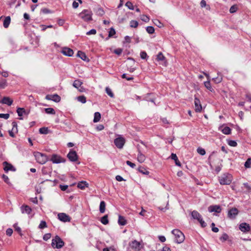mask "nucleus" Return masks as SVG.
<instances>
[{"label":"nucleus","instance_id":"21","mask_svg":"<svg viewBox=\"0 0 251 251\" xmlns=\"http://www.w3.org/2000/svg\"><path fill=\"white\" fill-rule=\"evenodd\" d=\"M3 164L4 165V170L5 172H8L10 170L15 171L13 166L12 165L8 164L7 162H4Z\"/></svg>","mask_w":251,"mask_h":251},{"label":"nucleus","instance_id":"30","mask_svg":"<svg viewBox=\"0 0 251 251\" xmlns=\"http://www.w3.org/2000/svg\"><path fill=\"white\" fill-rule=\"evenodd\" d=\"M100 222L103 225H107L109 222L107 215H105L101 218Z\"/></svg>","mask_w":251,"mask_h":251},{"label":"nucleus","instance_id":"32","mask_svg":"<svg viewBox=\"0 0 251 251\" xmlns=\"http://www.w3.org/2000/svg\"><path fill=\"white\" fill-rule=\"evenodd\" d=\"M204 84L205 87L207 89H208L209 91H210L211 92L213 91V89L211 86L209 80H208L207 81L204 82Z\"/></svg>","mask_w":251,"mask_h":251},{"label":"nucleus","instance_id":"3","mask_svg":"<svg viewBox=\"0 0 251 251\" xmlns=\"http://www.w3.org/2000/svg\"><path fill=\"white\" fill-rule=\"evenodd\" d=\"M92 12L87 9L83 10L78 16L84 21L88 22L92 20Z\"/></svg>","mask_w":251,"mask_h":251},{"label":"nucleus","instance_id":"22","mask_svg":"<svg viewBox=\"0 0 251 251\" xmlns=\"http://www.w3.org/2000/svg\"><path fill=\"white\" fill-rule=\"evenodd\" d=\"M22 213L30 214L31 211V209L27 205L22 206L21 208Z\"/></svg>","mask_w":251,"mask_h":251},{"label":"nucleus","instance_id":"10","mask_svg":"<svg viewBox=\"0 0 251 251\" xmlns=\"http://www.w3.org/2000/svg\"><path fill=\"white\" fill-rule=\"evenodd\" d=\"M58 218L60 221L63 222H70L71 218L68 215L64 213H60L58 214Z\"/></svg>","mask_w":251,"mask_h":251},{"label":"nucleus","instance_id":"64","mask_svg":"<svg viewBox=\"0 0 251 251\" xmlns=\"http://www.w3.org/2000/svg\"><path fill=\"white\" fill-rule=\"evenodd\" d=\"M98 131H101L104 129V126L102 125H99L96 127Z\"/></svg>","mask_w":251,"mask_h":251},{"label":"nucleus","instance_id":"58","mask_svg":"<svg viewBox=\"0 0 251 251\" xmlns=\"http://www.w3.org/2000/svg\"><path fill=\"white\" fill-rule=\"evenodd\" d=\"M122 77L123 78H126L127 80H133V77H127L126 76V74H124L122 75Z\"/></svg>","mask_w":251,"mask_h":251},{"label":"nucleus","instance_id":"7","mask_svg":"<svg viewBox=\"0 0 251 251\" xmlns=\"http://www.w3.org/2000/svg\"><path fill=\"white\" fill-rule=\"evenodd\" d=\"M191 215L194 219L197 220L199 221L202 227H204L206 226V224L202 220L201 216L198 211L196 210L193 211L191 213Z\"/></svg>","mask_w":251,"mask_h":251},{"label":"nucleus","instance_id":"57","mask_svg":"<svg viewBox=\"0 0 251 251\" xmlns=\"http://www.w3.org/2000/svg\"><path fill=\"white\" fill-rule=\"evenodd\" d=\"M14 226L15 227V230L17 231L20 235H22L21 228L18 226L17 224H15Z\"/></svg>","mask_w":251,"mask_h":251},{"label":"nucleus","instance_id":"53","mask_svg":"<svg viewBox=\"0 0 251 251\" xmlns=\"http://www.w3.org/2000/svg\"><path fill=\"white\" fill-rule=\"evenodd\" d=\"M97 33L96 30L95 29H92L90 30V31L86 32V34L87 35H95Z\"/></svg>","mask_w":251,"mask_h":251},{"label":"nucleus","instance_id":"59","mask_svg":"<svg viewBox=\"0 0 251 251\" xmlns=\"http://www.w3.org/2000/svg\"><path fill=\"white\" fill-rule=\"evenodd\" d=\"M2 178L4 180V181L7 184H9V178H8V177L5 175H3L2 176Z\"/></svg>","mask_w":251,"mask_h":251},{"label":"nucleus","instance_id":"29","mask_svg":"<svg viewBox=\"0 0 251 251\" xmlns=\"http://www.w3.org/2000/svg\"><path fill=\"white\" fill-rule=\"evenodd\" d=\"M82 84V82L80 80L77 79L74 81L73 83V86L76 88H78Z\"/></svg>","mask_w":251,"mask_h":251},{"label":"nucleus","instance_id":"42","mask_svg":"<svg viewBox=\"0 0 251 251\" xmlns=\"http://www.w3.org/2000/svg\"><path fill=\"white\" fill-rule=\"evenodd\" d=\"M105 91L107 95H109L111 98L114 97V94L112 93L111 90L109 88L106 87L105 89Z\"/></svg>","mask_w":251,"mask_h":251},{"label":"nucleus","instance_id":"62","mask_svg":"<svg viewBox=\"0 0 251 251\" xmlns=\"http://www.w3.org/2000/svg\"><path fill=\"white\" fill-rule=\"evenodd\" d=\"M122 51H123L122 49L119 48V49L115 50L114 52L116 54H117L118 55H120L122 53Z\"/></svg>","mask_w":251,"mask_h":251},{"label":"nucleus","instance_id":"6","mask_svg":"<svg viewBox=\"0 0 251 251\" xmlns=\"http://www.w3.org/2000/svg\"><path fill=\"white\" fill-rule=\"evenodd\" d=\"M34 155L37 162L41 164H44L48 161L47 156L41 152H35Z\"/></svg>","mask_w":251,"mask_h":251},{"label":"nucleus","instance_id":"46","mask_svg":"<svg viewBox=\"0 0 251 251\" xmlns=\"http://www.w3.org/2000/svg\"><path fill=\"white\" fill-rule=\"evenodd\" d=\"M141 19L145 22H148L150 20L149 18L145 15L141 16Z\"/></svg>","mask_w":251,"mask_h":251},{"label":"nucleus","instance_id":"48","mask_svg":"<svg viewBox=\"0 0 251 251\" xmlns=\"http://www.w3.org/2000/svg\"><path fill=\"white\" fill-rule=\"evenodd\" d=\"M47 226V224L45 221H41L40 225H39V228L41 229L45 228Z\"/></svg>","mask_w":251,"mask_h":251},{"label":"nucleus","instance_id":"45","mask_svg":"<svg viewBox=\"0 0 251 251\" xmlns=\"http://www.w3.org/2000/svg\"><path fill=\"white\" fill-rule=\"evenodd\" d=\"M228 144L231 147H236L237 145V143L233 140H229L228 141Z\"/></svg>","mask_w":251,"mask_h":251},{"label":"nucleus","instance_id":"60","mask_svg":"<svg viewBox=\"0 0 251 251\" xmlns=\"http://www.w3.org/2000/svg\"><path fill=\"white\" fill-rule=\"evenodd\" d=\"M6 234L8 236H10L12 234L13 230L11 228H8V229H7V230L6 231Z\"/></svg>","mask_w":251,"mask_h":251},{"label":"nucleus","instance_id":"51","mask_svg":"<svg viewBox=\"0 0 251 251\" xmlns=\"http://www.w3.org/2000/svg\"><path fill=\"white\" fill-rule=\"evenodd\" d=\"M222 79H223V78H222V76H220V77L218 76V77L213 78V80L216 83H219L221 82L222 81Z\"/></svg>","mask_w":251,"mask_h":251},{"label":"nucleus","instance_id":"41","mask_svg":"<svg viewBox=\"0 0 251 251\" xmlns=\"http://www.w3.org/2000/svg\"><path fill=\"white\" fill-rule=\"evenodd\" d=\"M245 167L247 168H251V158H248L245 163Z\"/></svg>","mask_w":251,"mask_h":251},{"label":"nucleus","instance_id":"9","mask_svg":"<svg viewBox=\"0 0 251 251\" xmlns=\"http://www.w3.org/2000/svg\"><path fill=\"white\" fill-rule=\"evenodd\" d=\"M69 159L72 162H75L78 159V156L75 151L71 150L67 155Z\"/></svg>","mask_w":251,"mask_h":251},{"label":"nucleus","instance_id":"16","mask_svg":"<svg viewBox=\"0 0 251 251\" xmlns=\"http://www.w3.org/2000/svg\"><path fill=\"white\" fill-rule=\"evenodd\" d=\"M238 214V210L236 208H232L228 211V216L231 219H234Z\"/></svg>","mask_w":251,"mask_h":251},{"label":"nucleus","instance_id":"36","mask_svg":"<svg viewBox=\"0 0 251 251\" xmlns=\"http://www.w3.org/2000/svg\"><path fill=\"white\" fill-rule=\"evenodd\" d=\"M45 111L47 114H54L55 111L52 108H47L45 109Z\"/></svg>","mask_w":251,"mask_h":251},{"label":"nucleus","instance_id":"8","mask_svg":"<svg viewBox=\"0 0 251 251\" xmlns=\"http://www.w3.org/2000/svg\"><path fill=\"white\" fill-rule=\"evenodd\" d=\"M125 143V140L124 138L120 137L116 138L114 140V144L119 149L123 148Z\"/></svg>","mask_w":251,"mask_h":251},{"label":"nucleus","instance_id":"27","mask_svg":"<svg viewBox=\"0 0 251 251\" xmlns=\"http://www.w3.org/2000/svg\"><path fill=\"white\" fill-rule=\"evenodd\" d=\"M118 223L122 226H125L126 224V221L125 218L122 216H119Z\"/></svg>","mask_w":251,"mask_h":251},{"label":"nucleus","instance_id":"49","mask_svg":"<svg viewBox=\"0 0 251 251\" xmlns=\"http://www.w3.org/2000/svg\"><path fill=\"white\" fill-rule=\"evenodd\" d=\"M197 151L200 154H201V155H203L205 154V150L203 149H202L201 148H199L197 149Z\"/></svg>","mask_w":251,"mask_h":251},{"label":"nucleus","instance_id":"43","mask_svg":"<svg viewBox=\"0 0 251 251\" xmlns=\"http://www.w3.org/2000/svg\"><path fill=\"white\" fill-rule=\"evenodd\" d=\"M237 10V6L236 5H232L229 9V12L231 13H235Z\"/></svg>","mask_w":251,"mask_h":251},{"label":"nucleus","instance_id":"33","mask_svg":"<svg viewBox=\"0 0 251 251\" xmlns=\"http://www.w3.org/2000/svg\"><path fill=\"white\" fill-rule=\"evenodd\" d=\"M17 112L19 116H22L23 114L25 112V110L23 108H18L17 109Z\"/></svg>","mask_w":251,"mask_h":251},{"label":"nucleus","instance_id":"34","mask_svg":"<svg viewBox=\"0 0 251 251\" xmlns=\"http://www.w3.org/2000/svg\"><path fill=\"white\" fill-rule=\"evenodd\" d=\"M39 132L41 134H47L49 133V129L47 127H42L39 129Z\"/></svg>","mask_w":251,"mask_h":251},{"label":"nucleus","instance_id":"54","mask_svg":"<svg viewBox=\"0 0 251 251\" xmlns=\"http://www.w3.org/2000/svg\"><path fill=\"white\" fill-rule=\"evenodd\" d=\"M9 117V114H0V118H3L4 119H8Z\"/></svg>","mask_w":251,"mask_h":251},{"label":"nucleus","instance_id":"18","mask_svg":"<svg viewBox=\"0 0 251 251\" xmlns=\"http://www.w3.org/2000/svg\"><path fill=\"white\" fill-rule=\"evenodd\" d=\"M3 104H5L8 105H11L13 103V100L8 97H4L1 101Z\"/></svg>","mask_w":251,"mask_h":251},{"label":"nucleus","instance_id":"20","mask_svg":"<svg viewBox=\"0 0 251 251\" xmlns=\"http://www.w3.org/2000/svg\"><path fill=\"white\" fill-rule=\"evenodd\" d=\"M219 129L225 134L228 135L231 133V129L228 126H221L220 127Z\"/></svg>","mask_w":251,"mask_h":251},{"label":"nucleus","instance_id":"12","mask_svg":"<svg viewBox=\"0 0 251 251\" xmlns=\"http://www.w3.org/2000/svg\"><path fill=\"white\" fill-rule=\"evenodd\" d=\"M50 160L53 163H60L65 162V160L63 158L56 154H53Z\"/></svg>","mask_w":251,"mask_h":251},{"label":"nucleus","instance_id":"55","mask_svg":"<svg viewBox=\"0 0 251 251\" xmlns=\"http://www.w3.org/2000/svg\"><path fill=\"white\" fill-rule=\"evenodd\" d=\"M140 57L142 59H146V57H147V53L144 51H141L140 53Z\"/></svg>","mask_w":251,"mask_h":251},{"label":"nucleus","instance_id":"63","mask_svg":"<svg viewBox=\"0 0 251 251\" xmlns=\"http://www.w3.org/2000/svg\"><path fill=\"white\" fill-rule=\"evenodd\" d=\"M5 86H6V82L5 80L0 82V89L4 88Z\"/></svg>","mask_w":251,"mask_h":251},{"label":"nucleus","instance_id":"38","mask_svg":"<svg viewBox=\"0 0 251 251\" xmlns=\"http://www.w3.org/2000/svg\"><path fill=\"white\" fill-rule=\"evenodd\" d=\"M165 59V57L163 55L162 52H159L157 55V60L158 61H163Z\"/></svg>","mask_w":251,"mask_h":251},{"label":"nucleus","instance_id":"37","mask_svg":"<svg viewBox=\"0 0 251 251\" xmlns=\"http://www.w3.org/2000/svg\"><path fill=\"white\" fill-rule=\"evenodd\" d=\"M138 25V23L136 21L132 20L130 22V26L131 27L136 28Z\"/></svg>","mask_w":251,"mask_h":251},{"label":"nucleus","instance_id":"47","mask_svg":"<svg viewBox=\"0 0 251 251\" xmlns=\"http://www.w3.org/2000/svg\"><path fill=\"white\" fill-rule=\"evenodd\" d=\"M126 6L130 10H133L134 7L132 3L130 1H127L126 3Z\"/></svg>","mask_w":251,"mask_h":251},{"label":"nucleus","instance_id":"44","mask_svg":"<svg viewBox=\"0 0 251 251\" xmlns=\"http://www.w3.org/2000/svg\"><path fill=\"white\" fill-rule=\"evenodd\" d=\"M97 13L98 15L101 16L104 14V11L102 8H99L97 11Z\"/></svg>","mask_w":251,"mask_h":251},{"label":"nucleus","instance_id":"56","mask_svg":"<svg viewBox=\"0 0 251 251\" xmlns=\"http://www.w3.org/2000/svg\"><path fill=\"white\" fill-rule=\"evenodd\" d=\"M51 237V234L50 233L45 234L43 236V239L45 241H47Z\"/></svg>","mask_w":251,"mask_h":251},{"label":"nucleus","instance_id":"11","mask_svg":"<svg viewBox=\"0 0 251 251\" xmlns=\"http://www.w3.org/2000/svg\"><path fill=\"white\" fill-rule=\"evenodd\" d=\"M61 52L64 55L68 56H72L74 54L73 50L68 47L62 48Z\"/></svg>","mask_w":251,"mask_h":251},{"label":"nucleus","instance_id":"25","mask_svg":"<svg viewBox=\"0 0 251 251\" xmlns=\"http://www.w3.org/2000/svg\"><path fill=\"white\" fill-rule=\"evenodd\" d=\"M10 22H11L10 17L9 16L6 17L3 21V26L5 28H7L10 24Z\"/></svg>","mask_w":251,"mask_h":251},{"label":"nucleus","instance_id":"15","mask_svg":"<svg viewBox=\"0 0 251 251\" xmlns=\"http://www.w3.org/2000/svg\"><path fill=\"white\" fill-rule=\"evenodd\" d=\"M194 104L195 107V111L197 112H200L202 110V106L201 104L200 100L196 97L195 98Z\"/></svg>","mask_w":251,"mask_h":251},{"label":"nucleus","instance_id":"19","mask_svg":"<svg viewBox=\"0 0 251 251\" xmlns=\"http://www.w3.org/2000/svg\"><path fill=\"white\" fill-rule=\"evenodd\" d=\"M77 56L80 57L83 61L88 62L89 59L86 56V54L81 51H78L77 53Z\"/></svg>","mask_w":251,"mask_h":251},{"label":"nucleus","instance_id":"61","mask_svg":"<svg viewBox=\"0 0 251 251\" xmlns=\"http://www.w3.org/2000/svg\"><path fill=\"white\" fill-rule=\"evenodd\" d=\"M126 163L127 165L129 166L132 168H134L135 167V164L133 163H132L131 162L129 161H126Z\"/></svg>","mask_w":251,"mask_h":251},{"label":"nucleus","instance_id":"40","mask_svg":"<svg viewBox=\"0 0 251 251\" xmlns=\"http://www.w3.org/2000/svg\"><path fill=\"white\" fill-rule=\"evenodd\" d=\"M200 5L201 7H206L207 9H210V6L209 5H206V2L205 0H201L200 2Z\"/></svg>","mask_w":251,"mask_h":251},{"label":"nucleus","instance_id":"1","mask_svg":"<svg viewBox=\"0 0 251 251\" xmlns=\"http://www.w3.org/2000/svg\"><path fill=\"white\" fill-rule=\"evenodd\" d=\"M172 233L174 236L175 242L177 244L182 243L185 239L183 233L178 229H175L172 231Z\"/></svg>","mask_w":251,"mask_h":251},{"label":"nucleus","instance_id":"17","mask_svg":"<svg viewBox=\"0 0 251 251\" xmlns=\"http://www.w3.org/2000/svg\"><path fill=\"white\" fill-rule=\"evenodd\" d=\"M208 211L210 212H215L217 213H220L221 211V208L219 205H212L208 207Z\"/></svg>","mask_w":251,"mask_h":251},{"label":"nucleus","instance_id":"2","mask_svg":"<svg viewBox=\"0 0 251 251\" xmlns=\"http://www.w3.org/2000/svg\"><path fill=\"white\" fill-rule=\"evenodd\" d=\"M143 247V245L141 242L134 240L129 243L127 250L128 251H140Z\"/></svg>","mask_w":251,"mask_h":251},{"label":"nucleus","instance_id":"4","mask_svg":"<svg viewBox=\"0 0 251 251\" xmlns=\"http://www.w3.org/2000/svg\"><path fill=\"white\" fill-rule=\"evenodd\" d=\"M232 180V176L228 174H225L219 177V182L221 185H229Z\"/></svg>","mask_w":251,"mask_h":251},{"label":"nucleus","instance_id":"5","mask_svg":"<svg viewBox=\"0 0 251 251\" xmlns=\"http://www.w3.org/2000/svg\"><path fill=\"white\" fill-rule=\"evenodd\" d=\"M64 245V242L57 235L55 236L54 238L52 239L51 246L53 248L60 249Z\"/></svg>","mask_w":251,"mask_h":251},{"label":"nucleus","instance_id":"13","mask_svg":"<svg viewBox=\"0 0 251 251\" xmlns=\"http://www.w3.org/2000/svg\"><path fill=\"white\" fill-rule=\"evenodd\" d=\"M239 229L243 232H247L250 231L251 226L246 223H243L239 225Z\"/></svg>","mask_w":251,"mask_h":251},{"label":"nucleus","instance_id":"52","mask_svg":"<svg viewBox=\"0 0 251 251\" xmlns=\"http://www.w3.org/2000/svg\"><path fill=\"white\" fill-rule=\"evenodd\" d=\"M116 33V32H115V29L111 27L110 29V30L109 31V34H108V36L109 37H112Z\"/></svg>","mask_w":251,"mask_h":251},{"label":"nucleus","instance_id":"23","mask_svg":"<svg viewBox=\"0 0 251 251\" xmlns=\"http://www.w3.org/2000/svg\"><path fill=\"white\" fill-rule=\"evenodd\" d=\"M146 159L145 156L142 154L140 151H139V153L137 156V160L140 163H143Z\"/></svg>","mask_w":251,"mask_h":251},{"label":"nucleus","instance_id":"39","mask_svg":"<svg viewBox=\"0 0 251 251\" xmlns=\"http://www.w3.org/2000/svg\"><path fill=\"white\" fill-rule=\"evenodd\" d=\"M146 30L149 34H152L154 32V28L153 26H149L147 27Z\"/></svg>","mask_w":251,"mask_h":251},{"label":"nucleus","instance_id":"35","mask_svg":"<svg viewBox=\"0 0 251 251\" xmlns=\"http://www.w3.org/2000/svg\"><path fill=\"white\" fill-rule=\"evenodd\" d=\"M77 100L82 103H85L86 102V97L84 96L78 97Z\"/></svg>","mask_w":251,"mask_h":251},{"label":"nucleus","instance_id":"31","mask_svg":"<svg viewBox=\"0 0 251 251\" xmlns=\"http://www.w3.org/2000/svg\"><path fill=\"white\" fill-rule=\"evenodd\" d=\"M138 171L141 173L144 174V175H149V172L146 170L145 168L143 167H139L138 168Z\"/></svg>","mask_w":251,"mask_h":251},{"label":"nucleus","instance_id":"24","mask_svg":"<svg viewBox=\"0 0 251 251\" xmlns=\"http://www.w3.org/2000/svg\"><path fill=\"white\" fill-rule=\"evenodd\" d=\"M88 186V183L86 181L79 182L77 184L78 188L81 189H84L85 187Z\"/></svg>","mask_w":251,"mask_h":251},{"label":"nucleus","instance_id":"14","mask_svg":"<svg viewBox=\"0 0 251 251\" xmlns=\"http://www.w3.org/2000/svg\"><path fill=\"white\" fill-rule=\"evenodd\" d=\"M46 99L48 100H52L55 102L60 101V97L57 94L48 95L46 96Z\"/></svg>","mask_w":251,"mask_h":251},{"label":"nucleus","instance_id":"26","mask_svg":"<svg viewBox=\"0 0 251 251\" xmlns=\"http://www.w3.org/2000/svg\"><path fill=\"white\" fill-rule=\"evenodd\" d=\"M100 118H101L100 114L98 112H95L94 114V118L93 120V122L94 123H97V122H99L100 119Z\"/></svg>","mask_w":251,"mask_h":251},{"label":"nucleus","instance_id":"50","mask_svg":"<svg viewBox=\"0 0 251 251\" xmlns=\"http://www.w3.org/2000/svg\"><path fill=\"white\" fill-rule=\"evenodd\" d=\"M153 23L159 27H161L163 24L158 20H154Z\"/></svg>","mask_w":251,"mask_h":251},{"label":"nucleus","instance_id":"28","mask_svg":"<svg viewBox=\"0 0 251 251\" xmlns=\"http://www.w3.org/2000/svg\"><path fill=\"white\" fill-rule=\"evenodd\" d=\"M105 209V203L104 201H101L100 205V211L101 213H103Z\"/></svg>","mask_w":251,"mask_h":251}]
</instances>
